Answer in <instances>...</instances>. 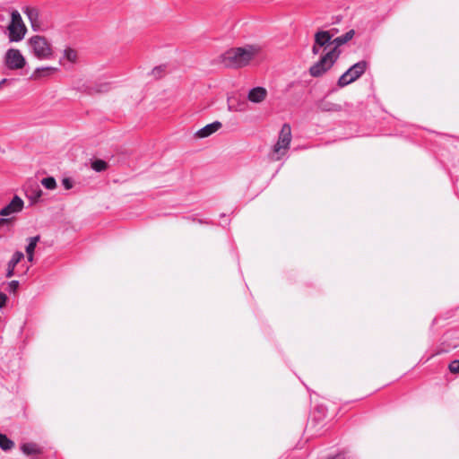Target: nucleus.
<instances>
[{
    "label": "nucleus",
    "mask_w": 459,
    "mask_h": 459,
    "mask_svg": "<svg viewBox=\"0 0 459 459\" xmlns=\"http://www.w3.org/2000/svg\"><path fill=\"white\" fill-rule=\"evenodd\" d=\"M64 56L68 60L70 61L71 63H74L75 62L76 58H77V53L74 49H72V48H66L65 51H64Z\"/></svg>",
    "instance_id": "nucleus-23"
},
{
    "label": "nucleus",
    "mask_w": 459,
    "mask_h": 459,
    "mask_svg": "<svg viewBox=\"0 0 459 459\" xmlns=\"http://www.w3.org/2000/svg\"><path fill=\"white\" fill-rule=\"evenodd\" d=\"M24 203L21 197L14 195L11 202L0 210V215L7 217L20 212L23 208Z\"/></svg>",
    "instance_id": "nucleus-9"
},
{
    "label": "nucleus",
    "mask_w": 459,
    "mask_h": 459,
    "mask_svg": "<svg viewBox=\"0 0 459 459\" xmlns=\"http://www.w3.org/2000/svg\"><path fill=\"white\" fill-rule=\"evenodd\" d=\"M29 43L37 57L46 59L51 56V47L46 38L39 35L33 36L30 39Z\"/></svg>",
    "instance_id": "nucleus-6"
},
{
    "label": "nucleus",
    "mask_w": 459,
    "mask_h": 459,
    "mask_svg": "<svg viewBox=\"0 0 459 459\" xmlns=\"http://www.w3.org/2000/svg\"><path fill=\"white\" fill-rule=\"evenodd\" d=\"M108 89H109V84L104 83V84L97 85V87L94 91L97 92H104V91H108Z\"/></svg>",
    "instance_id": "nucleus-26"
},
{
    "label": "nucleus",
    "mask_w": 459,
    "mask_h": 459,
    "mask_svg": "<svg viewBox=\"0 0 459 459\" xmlns=\"http://www.w3.org/2000/svg\"><path fill=\"white\" fill-rule=\"evenodd\" d=\"M266 97L267 90L261 86L250 89L247 94V100L252 103H261Z\"/></svg>",
    "instance_id": "nucleus-10"
},
{
    "label": "nucleus",
    "mask_w": 459,
    "mask_h": 459,
    "mask_svg": "<svg viewBox=\"0 0 459 459\" xmlns=\"http://www.w3.org/2000/svg\"><path fill=\"white\" fill-rule=\"evenodd\" d=\"M42 195V190L37 183L30 184L26 188V196L32 202L36 203Z\"/></svg>",
    "instance_id": "nucleus-13"
},
{
    "label": "nucleus",
    "mask_w": 459,
    "mask_h": 459,
    "mask_svg": "<svg viewBox=\"0 0 459 459\" xmlns=\"http://www.w3.org/2000/svg\"><path fill=\"white\" fill-rule=\"evenodd\" d=\"M24 258V255L22 252L21 251H16L11 260L9 261L8 263V266H7V276H11L13 274V270L15 268V266L21 262L22 259Z\"/></svg>",
    "instance_id": "nucleus-14"
},
{
    "label": "nucleus",
    "mask_w": 459,
    "mask_h": 459,
    "mask_svg": "<svg viewBox=\"0 0 459 459\" xmlns=\"http://www.w3.org/2000/svg\"><path fill=\"white\" fill-rule=\"evenodd\" d=\"M41 185L49 190H53L56 187V179L53 177H47L41 180Z\"/></svg>",
    "instance_id": "nucleus-21"
},
{
    "label": "nucleus",
    "mask_w": 459,
    "mask_h": 459,
    "mask_svg": "<svg viewBox=\"0 0 459 459\" xmlns=\"http://www.w3.org/2000/svg\"><path fill=\"white\" fill-rule=\"evenodd\" d=\"M338 53L335 50H328L320 59L309 68V74L313 77H319L327 72L337 61Z\"/></svg>",
    "instance_id": "nucleus-3"
},
{
    "label": "nucleus",
    "mask_w": 459,
    "mask_h": 459,
    "mask_svg": "<svg viewBox=\"0 0 459 459\" xmlns=\"http://www.w3.org/2000/svg\"><path fill=\"white\" fill-rule=\"evenodd\" d=\"M18 281H12L11 282H9L8 287H18Z\"/></svg>",
    "instance_id": "nucleus-31"
},
{
    "label": "nucleus",
    "mask_w": 459,
    "mask_h": 459,
    "mask_svg": "<svg viewBox=\"0 0 459 459\" xmlns=\"http://www.w3.org/2000/svg\"><path fill=\"white\" fill-rule=\"evenodd\" d=\"M333 34L329 30L316 31L315 34V42L312 47V53L314 55H318L321 48H323L324 50L328 51V48L333 46Z\"/></svg>",
    "instance_id": "nucleus-7"
},
{
    "label": "nucleus",
    "mask_w": 459,
    "mask_h": 459,
    "mask_svg": "<svg viewBox=\"0 0 459 459\" xmlns=\"http://www.w3.org/2000/svg\"><path fill=\"white\" fill-rule=\"evenodd\" d=\"M162 71H163L162 66H157V67L153 68V70L152 71V74L155 78H158V77L161 76Z\"/></svg>",
    "instance_id": "nucleus-27"
},
{
    "label": "nucleus",
    "mask_w": 459,
    "mask_h": 459,
    "mask_svg": "<svg viewBox=\"0 0 459 459\" xmlns=\"http://www.w3.org/2000/svg\"><path fill=\"white\" fill-rule=\"evenodd\" d=\"M7 299H8V298H7L6 294L0 291V307H3L5 306Z\"/></svg>",
    "instance_id": "nucleus-28"
},
{
    "label": "nucleus",
    "mask_w": 459,
    "mask_h": 459,
    "mask_svg": "<svg viewBox=\"0 0 459 459\" xmlns=\"http://www.w3.org/2000/svg\"><path fill=\"white\" fill-rule=\"evenodd\" d=\"M257 52L258 48L251 45L233 48L221 56V60L226 67L239 68L248 65Z\"/></svg>",
    "instance_id": "nucleus-1"
},
{
    "label": "nucleus",
    "mask_w": 459,
    "mask_h": 459,
    "mask_svg": "<svg viewBox=\"0 0 459 459\" xmlns=\"http://www.w3.org/2000/svg\"><path fill=\"white\" fill-rule=\"evenodd\" d=\"M221 126H222V125L221 122L214 121L211 124L206 125L203 128L199 129L195 133V136H197L198 138L208 137V136L212 135V134H214L215 132H217Z\"/></svg>",
    "instance_id": "nucleus-12"
},
{
    "label": "nucleus",
    "mask_w": 459,
    "mask_h": 459,
    "mask_svg": "<svg viewBox=\"0 0 459 459\" xmlns=\"http://www.w3.org/2000/svg\"><path fill=\"white\" fill-rule=\"evenodd\" d=\"M107 167V162L102 160H95L91 163V168L97 172L104 171Z\"/></svg>",
    "instance_id": "nucleus-22"
},
{
    "label": "nucleus",
    "mask_w": 459,
    "mask_h": 459,
    "mask_svg": "<svg viewBox=\"0 0 459 459\" xmlns=\"http://www.w3.org/2000/svg\"><path fill=\"white\" fill-rule=\"evenodd\" d=\"M85 91H89V93H91V91L90 89H88V88H87V89H85Z\"/></svg>",
    "instance_id": "nucleus-33"
},
{
    "label": "nucleus",
    "mask_w": 459,
    "mask_h": 459,
    "mask_svg": "<svg viewBox=\"0 0 459 459\" xmlns=\"http://www.w3.org/2000/svg\"><path fill=\"white\" fill-rule=\"evenodd\" d=\"M6 82V79H3L2 81H0V88L2 87V85Z\"/></svg>",
    "instance_id": "nucleus-32"
},
{
    "label": "nucleus",
    "mask_w": 459,
    "mask_h": 459,
    "mask_svg": "<svg viewBox=\"0 0 459 459\" xmlns=\"http://www.w3.org/2000/svg\"><path fill=\"white\" fill-rule=\"evenodd\" d=\"M11 220L9 218H0V227L10 223Z\"/></svg>",
    "instance_id": "nucleus-29"
},
{
    "label": "nucleus",
    "mask_w": 459,
    "mask_h": 459,
    "mask_svg": "<svg viewBox=\"0 0 459 459\" xmlns=\"http://www.w3.org/2000/svg\"><path fill=\"white\" fill-rule=\"evenodd\" d=\"M22 453L26 455H36L41 453V449L36 443H24L21 446Z\"/></svg>",
    "instance_id": "nucleus-16"
},
{
    "label": "nucleus",
    "mask_w": 459,
    "mask_h": 459,
    "mask_svg": "<svg viewBox=\"0 0 459 459\" xmlns=\"http://www.w3.org/2000/svg\"><path fill=\"white\" fill-rule=\"evenodd\" d=\"M291 128L288 124H284L279 133L278 141L273 145L270 157L273 160H280L283 158L291 142Z\"/></svg>",
    "instance_id": "nucleus-2"
},
{
    "label": "nucleus",
    "mask_w": 459,
    "mask_h": 459,
    "mask_svg": "<svg viewBox=\"0 0 459 459\" xmlns=\"http://www.w3.org/2000/svg\"><path fill=\"white\" fill-rule=\"evenodd\" d=\"M4 62L12 70L21 69L25 65V58L18 49L10 48L5 53Z\"/></svg>",
    "instance_id": "nucleus-8"
},
{
    "label": "nucleus",
    "mask_w": 459,
    "mask_h": 459,
    "mask_svg": "<svg viewBox=\"0 0 459 459\" xmlns=\"http://www.w3.org/2000/svg\"><path fill=\"white\" fill-rule=\"evenodd\" d=\"M228 109L231 112H242L246 110L244 100H236L234 98H228Z\"/></svg>",
    "instance_id": "nucleus-15"
},
{
    "label": "nucleus",
    "mask_w": 459,
    "mask_h": 459,
    "mask_svg": "<svg viewBox=\"0 0 459 459\" xmlns=\"http://www.w3.org/2000/svg\"><path fill=\"white\" fill-rule=\"evenodd\" d=\"M39 238H40L39 235L28 238V245L25 250L27 254V258L30 262L33 260L34 250L37 246V243L39 241Z\"/></svg>",
    "instance_id": "nucleus-17"
},
{
    "label": "nucleus",
    "mask_w": 459,
    "mask_h": 459,
    "mask_svg": "<svg viewBox=\"0 0 459 459\" xmlns=\"http://www.w3.org/2000/svg\"><path fill=\"white\" fill-rule=\"evenodd\" d=\"M23 13L26 14L32 26L39 22V10L37 8L27 6L23 10Z\"/></svg>",
    "instance_id": "nucleus-19"
},
{
    "label": "nucleus",
    "mask_w": 459,
    "mask_h": 459,
    "mask_svg": "<svg viewBox=\"0 0 459 459\" xmlns=\"http://www.w3.org/2000/svg\"><path fill=\"white\" fill-rule=\"evenodd\" d=\"M449 371L451 373H459V359L453 360L448 366Z\"/></svg>",
    "instance_id": "nucleus-24"
},
{
    "label": "nucleus",
    "mask_w": 459,
    "mask_h": 459,
    "mask_svg": "<svg viewBox=\"0 0 459 459\" xmlns=\"http://www.w3.org/2000/svg\"><path fill=\"white\" fill-rule=\"evenodd\" d=\"M328 459H345V455L344 454H338L335 456L330 457Z\"/></svg>",
    "instance_id": "nucleus-30"
},
{
    "label": "nucleus",
    "mask_w": 459,
    "mask_h": 459,
    "mask_svg": "<svg viewBox=\"0 0 459 459\" xmlns=\"http://www.w3.org/2000/svg\"><path fill=\"white\" fill-rule=\"evenodd\" d=\"M56 71V68H54V67H50V66H47V67H39V68H37L33 74H32V77L34 79H39L41 77H46V76H49L51 75L52 74H54L55 72Z\"/></svg>",
    "instance_id": "nucleus-18"
},
{
    "label": "nucleus",
    "mask_w": 459,
    "mask_h": 459,
    "mask_svg": "<svg viewBox=\"0 0 459 459\" xmlns=\"http://www.w3.org/2000/svg\"><path fill=\"white\" fill-rule=\"evenodd\" d=\"M7 29L10 41L18 42L23 39L26 32V27L23 24L21 14L18 11L12 12L11 22Z\"/></svg>",
    "instance_id": "nucleus-4"
},
{
    "label": "nucleus",
    "mask_w": 459,
    "mask_h": 459,
    "mask_svg": "<svg viewBox=\"0 0 459 459\" xmlns=\"http://www.w3.org/2000/svg\"><path fill=\"white\" fill-rule=\"evenodd\" d=\"M14 443L6 435L0 433V447L4 451L12 449Z\"/></svg>",
    "instance_id": "nucleus-20"
},
{
    "label": "nucleus",
    "mask_w": 459,
    "mask_h": 459,
    "mask_svg": "<svg viewBox=\"0 0 459 459\" xmlns=\"http://www.w3.org/2000/svg\"><path fill=\"white\" fill-rule=\"evenodd\" d=\"M355 35V30H350L349 31H347L346 33L335 38V39H333V48H330L329 50H335L337 51L338 53V57L340 56L341 55V50L339 49V48L347 43L348 41H350Z\"/></svg>",
    "instance_id": "nucleus-11"
},
{
    "label": "nucleus",
    "mask_w": 459,
    "mask_h": 459,
    "mask_svg": "<svg viewBox=\"0 0 459 459\" xmlns=\"http://www.w3.org/2000/svg\"><path fill=\"white\" fill-rule=\"evenodd\" d=\"M62 185L66 190L71 189L74 186L72 179L69 178H63Z\"/></svg>",
    "instance_id": "nucleus-25"
},
{
    "label": "nucleus",
    "mask_w": 459,
    "mask_h": 459,
    "mask_svg": "<svg viewBox=\"0 0 459 459\" xmlns=\"http://www.w3.org/2000/svg\"><path fill=\"white\" fill-rule=\"evenodd\" d=\"M368 63L364 60L351 65L338 80L340 87L347 86L359 78L366 71Z\"/></svg>",
    "instance_id": "nucleus-5"
}]
</instances>
